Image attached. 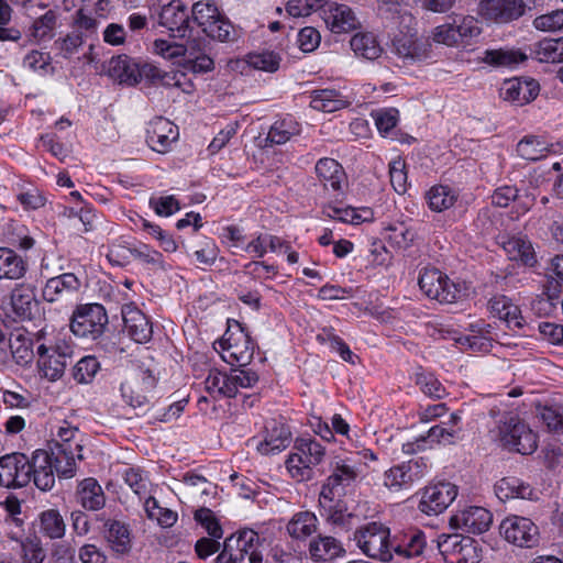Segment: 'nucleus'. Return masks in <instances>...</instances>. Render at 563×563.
I'll list each match as a JSON object with an SVG mask.
<instances>
[{
  "mask_svg": "<svg viewBox=\"0 0 563 563\" xmlns=\"http://www.w3.org/2000/svg\"><path fill=\"white\" fill-rule=\"evenodd\" d=\"M79 430L64 421L49 442V451L54 456L56 473L60 477L70 478L76 473V461L82 460V445L77 439Z\"/></svg>",
  "mask_w": 563,
  "mask_h": 563,
  "instance_id": "nucleus-1",
  "label": "nucleus"
},
{
  "mask_svg": "<svg viewBox=\"0 0 563 563\" xmlns=\"http://www.w3.org/2000/svg\"><path fill=\"white\" fill-rule=\"evenodd\" d=\"M492 434L503 446L520 454H531L538 446L537 434L515 412L499 415Z\"/></svg>",
  "mask_w": 563,
  "mask_h": 563,
  "instance_id": "nucleus-2",
  "label": "nucleus"
},
{
  "mask_svg": "<svg viewBox=\"0 0 563 563\" xmlns=\"http://www.w3.org/2000/svg\"><path fill=\"white\" fill-rule=\"evenodd\" d=\"M295 450L286 461L290 476L298 482L312 479L313 467L322 462L325 449L312 438H299L295 442Z\"/></svg>",
  "mask_w": 563,
  "mask_h": 563,
  "instance_id": "nucleus-3",
  "label": "nucleus"
},
{
  "mask_svg": "<svg viewBox=\"0 0 563 563\" xmlns=\"http://www.w3.org/2000/svg\"><path fill=\"white\" fill-rule=\"evenodd\" d=\"M356 545L372 559L388 562L394 559L390 530L380 522H368L354 532Z\"/></svg>",
  "mask_w": 563,
  "mask_h": 563,
  "instance_id": "nucleus-4",
  "label": "nucleus"
},
{
  "mask_svg": "<svg viewBox=\"0 0 563 563\" xmlns=\"http://www.w3.org/2000/svg\"><path fill=\"white\" fill-rule=\"evenodd\" d=\"M108 324V314L102 305H80L73 312L70 330L74 335L96 340L102 335Z\"/></svg>",
  "mask_w": 563,
  "mask_h": 563,
  "instance_id": "nucleus-5",
  "label": "nucleus"
},
{
  "mask_svg": "<svg viewBox=\"0 0 563 563\" xmlns=\"http://www.w3.org/2000/svg\"><path fill=\"white\" fill-rule=\"evenodd\" d=\"M421 291L440 303H453L461 294V286L437 268H424L418 280Z\"/></svg>",
  "mask_w": 563,
  "mask_h": 563,
  "instance_id": "nucleus-6",
  "label": "nucleus"
},
{
  "mask_svg": "<svg viewBox=\"0 0 563 563\" xmlns=\"http://www.w3.org/2000/svg\"><path fill=\"white\" fill-rule=\"evenodd\" d=\"M358 477L356 464L347 457L335 456L330 462V475L321 487L323 498L341 497L346 488L352 486Z\"/></svg>",
  "mask_w": 563,
  "mask_h": 563,
  "instance_id": "nucleus-7",
  "label": "nucleus"
},
{
  "mask_svg": "<svg viewBox=\"0 0 563 563\" xmlns=\"http://www.w3.org/2000/svg\"><path fill=\"white\" fill-rule=\"evenodd\" d=\"M235 327L236 331L228 330L220 342L225 353L222 357L231 364L245 366L253 358L255 344L240 322L236 321Z\"/></svg>",
  "mask_w": 563,
  "mask_h": 563,
  "instance_id": "nucleus-8",
  "label": "nucleus"
},
{
  "mask_svg": "<svg viewBox=\"0 0 563 563\" xmlns=\"http://www.w3.org/2000/svg\"><path fill=\"white\" fill-rule=\"evenodd\" d=\"M499 528L505 540L517 547L533 548L539 543V528L530 518L508 516L501 521Z\"/></svg>",
  "mask_w": 563,
  "mask_h": 563,
  "instance_id": "nucleus-9",
  "label": "nucleus"
},
{
  "mask_svg": "<svg viewBox=\"0 0 563 563\" xmlns=\"http://www.w3.org/2000/svg\"><path fill=\"white\" fill-rule=\"evenodd\" d=\"M428 467L426 459H412L387 470L384 474V484L396 492L408 489L427 475Z\"/></svg>",
  "mask_w": 563,
  "mask_h": 563,
  "instance_id": "nucleus-10",
  "label": "nucleus"
},
{
  "mask_svg": "<svg viewBox=\"0 0 563 563\" xmlns=\"http://www.w3.org/2000/svg\"><path fill=\"white\" fill-rule=\"evenodd\" d=\"M158 24L165 27L175 38L190 37L192 32L188 8L180 0H173L162 7Z\"/></svg>",
  "mask_w": 563,
  "mask_h": 563,
  "instance_id": "nucleus-11",
  "label": "nucleus"
},
{
  "mask_svg": "<svg viewBox=\"0 0 563 563\" xmlns=\"http://www.w3.org/2000/svg\"><path fill=\"white\" fill-rule=\"evenodd\" d=\"M457 487L450 482H439L426 486L418 508L428 516L442 514L456 498Z\"/></svg>",
  "mask_w": 563,
  "mask_h": 563,
  "instance_id": "nucleus-12",
  "label": "nucleus"
},
{
  "mask_svg": "<svg viewBox=\"0 0 563 563\" xmlns=\"http://www.w3.org/2000/svg\"><path fill=\"white\" fill-rule=\"evenodd\" d=\"M320 16L333 34L352 32L361 26L355 11L344 3L323 1Z\"/></svg>",
  "mask_w": 563,
  "mask_h": 563,
  "instance_id": "nucleus-13",
  "label": "nucleus"
},
{
  "mask_svg": "<svg viewBox=\"0 0 563 563\" xmlns=\"http://www.w3.org/2000/svg\"><path fill=\"white\" fill-rule=\"evenodd\" d=\"M523 0H481L478 14L490 22L504 24L518 20L525 14Z\"/></svg>",
  "mask_w": 563,
  "mask_h": 563,
  "instance_id": "nucleus-14",
  "label": "nucleus"
},
{
  "mask_svg": "<svg viewBox=\"0 0 563 563\" xmlns=\"http://www.w3.org/2000/svg\"><path fill=\"white\" fill-rule=\"evenodd\" d=\"M493 522V515L484 507L470 506L454 514L450 519L451 528L467 533L486 532Z\"/></svg>",
  "mask_w": 563,
  "mask_h": 563,
  "instance_id": "nucleus-15",
  "label": "nucleus"
},
{
  "mask_svg": "<svg viewBox=\"0 0 563 563\" xmlns=\"http://www.w3.org/2000/svg\"><path fill=\"white\" fill-rule=\"evenodd\" d=\"M178 136V126L163 117L153 119L146 130V143L153 151L161 154L170 151Z\"/></svg>",
  "mask_w": 563,
  "mask_h": 563,
  "instance_id": "nucleus-16",
  "label": "nucleus"
},
{
  "mask_svg": "<svg viewBox=\"0 0 563 563\" xmlns=\"http://www.w3.org/2000/svg\"><path fill=\"white\" fill-rule=\"evenodd\" d=\"M31 481L43 490L48 492L55 484V461L52 451L35 450L30 456Z\"/></svg>",
  "mask_w": 563,
  "mask_h": 563,
  "instance_id": "nucleus-17",
  "label": "nucleus"
},
{
  "mask_svg": "<svg viewBox=\"0 0 563 563\" xmlns=\"http://www.w3.org/2000/svg\"><path fill=\"white\" fill-rule=\"evenodd\" d=\"M124 331L136 343H146L152 339L153 327L150 319L133 303L121 309Z\"/></svg>",
  "mask_w": 563,
  "mask_h": 563,
  "instance_id": "nucleus-18",
  "label": "nucleus"
},
{
  "mask_svg": "<svg viewBox=\"0 0 563 563\" xmlns=\"http://www.w3.org/2000/svg\"><path fill=\"white\" fill-rule=\"evenodd\" d=\"M103 537L115 558H125L132 552V531L128 523L115 519L106 520Z\"/></svg>",
  "mask_w": 563,
  "mask_h": 563,
  "instance_id": "nucleus-19",
  "label": "nucleus"
},
{
  "mask_svg": "<svg viewBox=\"0 0 563 563\" xmlns=\"http://www.w3.org/2000/svg\"><path fill=\"white\" fill-rule=\"evenodd\" d=\"M36 287L31 283L15 284L10 294V306L21 320H31L37 309Z\"/></svg>",
  "mask_w": 563,
  "mask_h": 563,
  "instance_id": "nucleus-20",
  "label": "nucleus"
},
{
  "mask_svg": "<svg viewBox=\"0 0 563 563\" xmlns=\"http://www.w3.org/2000/svg\"><path fill=\"white\" fill-rule=\"evenodd\" d=\"M36 353L40 375L51 382L58 380L67 366V353L58 349H48L44 344L37 346Z\"/></svg>",
  "mask_w": 563,
  "mask_h": 563,
  "instance_id": "nucleus-21",
  "label": "nucleus"
},
{
  "mask_svg": "<svg viewBox=\"0 0 563 563\" xmlns=\"http://www.w3.org/2000/svg\"><path fill=\"white\" fill-rule=\"evenodd\" d=\"M319 505L321 507V516L325 518L327 522L339 530H350L357 518L354 514L347 511L345 504L339 497L328 499L319 495Z\"/></svg>",
  "mask_w": 563,
  "mask_h": 563,
  "instance_id": "nucleus-22",
  "label": "nucleus"
},
{
  "mask_svg": "<svg viewBox=\"0 0 563 563\" xmlns=\"http://www.w3.org/2000/svg\"><path fill=\"white\" fill-rule=\"evenodd\" d=\"M539 93V84L532 78L519 79L512 78L505 80L500 88V96L504 100L525 104Z\"/></svg>",
  "mask_w": 563,
  "mask_h": 563,
  "instance_id": "nucleus-23",
  "label": "nucleus"
},
{
  "mask_svg": "<svg viewBox=\"0 0 563 563\" xmlns=\"http://www.w3.org/2000/svg\"><path fill=\"white\" fill-rule=\"evenodd\" d=\"M291 441L289 428L283 422L272 420L266 424V435L257 445L262 454H276L285 450Z\"/></svg>",
  "mask_w": 563,
  "mask_h": 563,
  "instance_id": "nucleus-24",
  "label": "nucleus"
},
{
  "mask_svg": "<svg viewBox=\"0 0 563 563\" xmlns=\"http://www.w3.org/2000/svg\"><path fill=\"white\" fill-rule=\"evenodd\" d=\"M427 545L426 534L419 529H410L405 532L401 539L393 542V554L397 559V563H402L405 559H413L420 556Z\"/></svg>",
  "mask_w": 563,
  "mask_h": 563,
  "instance_id": "nucleus-25",
  "label": "nucleus"
},
{
  "mask_svg": "<svg viewBox=\"0 0 563 563\" xmlns=\"http://www.w3.org/2000/svg\"><path fill=\"white\" fill-rule=\"evenodd\" d=\"M80 287L81 280L75 274L64 273L46 282L42 296L45 301L54 302L67 294L78 291Z\"/></svg>",
  "mask_w": 563,
  "mask_h": 563,
  "instance_id": "nucleus-26",
  "label": "nucleus"
},
{
  "mask_svg": "<svg viewBox=\"0 0 563 563\" xmlns=\"http://www.w3.org/2000/svg\"><path fill=\"white\" fill-rule=\"evenodd\" d=\"M108 75L128 86H134L140 82L139 63L128 55H118L109 60Z\"/></svg>",
  "mask_w": 563,
  "mask_h": 563,
  "instance_id": "nucleus-27",
  "label": "nucleus"
},
{
  "mask_svg": "<svg viewBox=\"0 0 563 563\" xmlns=\"http://www.w3.org/2000/svg\"><path fill=\"white\" fill-rule=\"evenodd\" d=\"M316 174L325 189L341 192L346 175L341 164L329 157L320 158L316 164Z\"/></svg>",
  "mask_w": 563,
  "mask_h": 563,
  "instance_id": "nucleus-28",
  "label": "nucleus"
},
{
  "mask_svg": "<svg viewBox=\"0 0 563 563\" xmlns=\"http://www.w3.org/2000/svg\"><path fill=\"white\" fill-rule=\"evenodd\" d=\"M76 498L82 508L90 511L100 510L106 505L103 489L98 481L92 477L85 478L78 484Z\"/></svg>",
  "mask_w": 563,
  "mask_h": 563,
  "instance_id": "nucleus-29",
  "label": "nucleus"
},
{
  "mask_svg": "<svg viewBox=\"0 0 563 563\" xmlns=\"http://www.w3.org/2000/svg\"><path fill=\"white\" fill-rule=\"evenodd\" d=\"M490 312L505 321L509 328H522L525 320L521 311L510 298L504 295L494 296L489 302Z\"/></svg>",
  "mask_w": 563,
  "mask_h": 563,
  "instance_id": "nucleus-30",
  "label": "nucleus"
},
{
  "mask_svg": "<svg viewBox=\"0 0 563 563\" xmlns=\"http://www.w3.org/2000/svg\"><path fill=\"white\" fill-rule=\"evenodd\" d=\"M100 21L91 13H87L84 9L76 11L73 20V32L81 35V38L89 43V53L85 54L88 62H92L91 51L93 49L92 41L98 38V29Z\"/></svg>",
  "mask_w": 563,
  "mask_h": 563,
  "instance_id": "nucleus-31",
  "label": "nucleus"
},
{
  "mask_svg": "<svg viewBox=\"0 0 563 563\" xmlns=\"http://www.w3.org/2000/svg\"><path fill=\"white\" fill-rule=\"evenodd\" d=\"M310 107L317 111L335 112L346 108L350 102L336 89H318L311 91Z\"/></svg>",
  "mask_w": 563,
  "mask_h": 563,
  "instance_id": "nucleus-32",
  "label": "nucleus"
},
{
  "mask_svg": "<svg viewBox=\"0 0 563 563\" xmlns=\"http://www.w3.org/2000/svg\"><path fill=\"white\" fill-rule=\"evenodd\" d=\"M38 532L51 540H59L66 533V523L57 509L42 511L37 518Z\"/></svg>",
  "mask_w": 563,
  "mask_h": 563,
  "instance_id": "nucleus-33",
  "label": "nucleus"
},
{
  "mask_svg": "<svg viewBox=\"0 0 563 563\" xmlns=\"http://www.w3.org/2000/svg\"><path fill=\"white\" fill-rule=\"evenodd\" d=\"M350 46L355 56L366 60H375L383 53V48L376 36L369 32H360L353 35L350 41Z\"/></svg>",
  "mask_w": 563,
  "mask_h": 563,
  "instance_id": "nucleus-34",
  "label": "nucleus"
},
{
  "mask_svg": "<svg viewBox=\"0 0 563 563\" xmlns=\"http://www.w3.org/2000/svg\"><path fill=\"white\" fill-rule=\"evenodd\" d=\"M504 250L511 261L520 262L531 267L537 263L531 242L522 236L509 238L504 242Z\"/></svg>",
  "mask_w": 563,
  "mask_h": 563,
  "instance_id": "nucleus-35",
  "label": "nucleus"
},
{
  "mask_svg": "<svg viewBox=\"0 0 563 563\" xmlns=\"http://www.w3.org/2000/svg\"><path fill=\"white\" fill-rule=\"evenodd\" d=\"M495 493L500 500L510 498L532 499L533 497V489L530 485L516 477L501 478L495 485Z\"/></svg>",
  "mask_w": 563,
  "mask_h": 563,
  "instance_id": "nucleus-36",
  "label": "nucleus"
},
{
  "mask_svg": "<svg viewBox=\"0 0 563 563\" xmlns=\"http://www.w3.org/2000/svg\"><path fill=\"white\" fill-rule=\"evenodd\" d=\"M309 551L311 558L316 561H331L345 553L341 542L335 538L321 536L311 541Z\"/></svg>",
  "mask_w": 563,
  "mask_h": 563,
  "instance_id": "nucleus-37",
  "label": "nucleus"
},
{
  "mask_svg": "<svg viewBox=\"0 0 563 563\" xmlns=\"http://www.w3.org/2000/svg\"><path fill=\"white\" fill-rule=\"evenodd\" d=\"M482 62L493 67H515L526 59V55L512 48L486 49Z\"/></svg>",
  "mask_w": 563,
  "mask_h": 563,
  "instance_id": "nucleus-38",
  "label": "nucleus"
},
{
  "mask_svg": "<svg viewBox=\"0 0 563 563\" xmlns=\"http://www.w3.org/2000/svg\"><path fill=\"white\" fill-rule=\"evenodd\" d=\"M318 519L311 511H300L292 516L287 525V531L294 539L303 540L317 530Z\"/></svg>",
  "mask_w": 563,
  "mask_h": 563,
  "instance_id": "nucleus-39",
  "label": "nucleus"
},
{
  "mask_svg": "<svg viewBox=\"0 0 563 563\" xmlns=\"http://www.w3.org/2000/svg\"><path fill=\"white\" fill-rule=\"evenodd\" d=\"M299 133L300 124L292 117H287L273 123L268 131L266 142L272 145H282Z\"/></svg>",
  "mask_w": 563,
  "mask_h": 563,
  "instance_id": "nucleus-40",
  "label": "nucleus"
},
{
  "mask_svg": "<svg viewBox=\"0 0 563 563\" xmlns=\"http://www.w3.org/2000/svg\"><path fill=\"white\" fill-rule=\"evenodd\" d=\"M233 537L235 539L236 547H239L243 553V559L247 555L250 563H262L263 555L258 550L260 537L255 531L251 529L243 530L233 534Z\"/></svg>",
  "mask_w": 563,
  "mask_h": 563,
  "instance_id": "nucleus-41",
  "label": "nucleus"
},
{
  "mask_svg": "<svg viewBox=\"0 0 563 563\" xmlns=\"http://www.w3.org/2000/svg\"><path fill=\"white\" fill-rule=\"evenodd\" d=\"M549 143L534 135L525 136L517 144V153L527 161H538L549 153Z\"/></svg>",
  "mask_w": 563,
  "mask_h": 563,
  "instance_id": "nucleus-42",
  "label": "nucleus"
},
{
  "mask_svg": "<svg viewBox=\"0 0 563 563\" xmlns=\"http://www.w3.org/2000/svg\"><path fill=\"white\" fill-rule=\"evenodd\" d=\"M56 24L57 13L54 10H48L33 21L29 30L30 36L37 42L49 41L54 37Z\"/></svg>",
  "mask_w": 563,
  "mask_h": 563,
  "instance_id": "nucleus-43",
  "label": "nucleus"
},
{
  "mask_svg": "<svg viewBox=\"0 0 563 563\" xmlns=\"http://www.w3.org/2000/svg\"><path fill=\"white\" fill-rule=\"evenodd\" d=\"M427 199L432 211L442 212L455 203L457 195L451 187L439 185L427 192Z\"/></svg>",
  "mask_w": 563,
  "mask_h": 563,
  "instance_id": "nucleus-44",
  "label": "nucleus"
},
{
  "mask_svg": "<svg viewBox=\"0 0 563 563\" xmlns=\"http://www.w3.org/2000/svg\"><path fill=\"white\" fill-rule=\"evenodd\" d=\"M444 339H452L461 345H467L472 351L488 352L493 346V340L489 335L470 334L459 335L455 330H440Z\"/></svg>",
  "mask_w": 563,
  "mask_h": 563,
  "instance_id": "nucleus-45",
  "label": "nucleus"
},
{
  "mask_svg": "<svg viewBox=\"0 0 563 563\" xmlns=\"http://www.w3.org/2000/svg\"><path fill=\"white\" fill-rule=\"evenodd\" d=\"M396 54L408 62L421 60L426 57V48L417 40L400 36L393 42Z\"/></svg>",
  "mask_w": 563,
  "mask_h": 563,
  "instance_id": "nucleus-46",
  "label": "nucleus"
},
{
  "mask_svg": "<svg viewBox=\"0 0 563 563\" xmlns=\"http://www.w3.org/2000/svg\"><path fill=\"white\" fill-rule=\"evenodd\" d=\"M121 396L126 405L144 413L148 409L150 399L146 391H142L140 384L122 383Z\"/></svg>",
  "mask_w": 563,
  "mask_h": 563,
  "instance_id": "nucleus-47",
  "label": "nucleus"
},
{
  "mask_svg": "<svg viewBox=\"0 0 563 563\" xmlns=\"http://www.w3.org/2000/svg\"><path fill=\"white\" fill-rule=\"evenodd\" d=\"M191 25L197 24L203 32L206 27H210L213 19L220 14L217 5L210 2H196L189 11Z\"/></svg>",
  "mask_w": 563,
  "mask_h": 563,
  "instance_id": "nucleus-48",
  "label": "nucleus"
},
{
  "mask_svg": "<svg viewBox=\"0 0 563 563\" xmlns=\"http://www.w3.org/2000/svg\"><path fill=\"white\" fill-rule=\"evenodd\" d=\"M415 383L420 390L428 397L441 399L445 396L446 390L441 382L430 372H418L415 374Z\"/></svg>",
  "mask_w": 563,
  "mask_h": 563,
  "instance_id": "nucleus-49",
  "label": "nucleus"
},
{
  "mask_svg": "<svg viewBox=\"0 0 563 563\" xmlns=\"http://www.w3.org/2000/svg\"><path fill=\"white\" fill-rule=\"evenodd\" d=\"M206 389L219 397H233L232 387L229 383V373L211 369L205 380Z\"/></svg>",
  "mask_w": 563,
  "mask_h": 563,
  "instance_id": "nucleus-50",
  "label": "nucleus"
},
{
  "mask_svg": "<svg viewBox=\"0 0 563 563\" xmlns=\"http://www.w3.org/2000/svg\"><path fill=\"white\" fill-rule=\"evenodd\" d=\"M144 508L147 517L152 520L155 519L162 527H172L177 521V514L168 508L161 507L152 496L145 499Z\"/></svg>",
  "mask_w": 563,
  "mask_h": 563,
  "instance_id": "nucleus-51",
  "label": "nucleus"
},
{
  "mask_svg": "<svg viewBox=\"0 0 563 563\" xmlns=\"http://www.w3.org/2000/svg\"><path fill=\"white\" fill-rule=\"evenodd\" d=\"M280 56L273 51H263L258 53H250L246 62L255 69L274 73L279 68Z\"/></svg>",
  "mask_w": 563,
  "mask_h": 563,
  "instance_id": "nucleus-52",
  "label": "nucleus"
},
{
  "mask_svg": "<svg viewBox=\"0 0 563 563\" xmlns=\"http://www.w3.org/2000/svg\"><path fill=\"white\" fill-rule=\"evenodd\" d=\"M386 231L389 232L387 235L389 243L401 250L410 247L416 238V232L402 222L389 224Z\"/></svg>",
  "mask_w": 563,
  "mask_h": 563,
  "instance_id": "nucleus-53",
  "label": "nucleus"
},
{
  "mask_svg": "<svg viewBox=\"0 0 563 563\" xmlns=\"http://www.w3.org/2000/svg\"><path fill=\"white\" fill-rule=\"evenodd\" d=\"M283 246L284 242L278 236L272 234H260L245 246L244 251L247 253H254L257 257H263L266 254L267 249L272 252H276Z\"/></svg>",
  "mask_w": 563,
  "mask_h": 563,
  "instance_id": "nucleus-54",
  "label": "nucleus"
},
{
  "mask_svg": "<svg viewBox=\"0 0 563 563\" xmlns=\"http://www.w3.org/2000/svg\"><path fill=\"white\" fill-rule=\"evenodd\" d=\"M537 417L542 420V422L548 427L551 431H563V406L562 405H551V406H539L537 408Z\"/></svg>",
  "mask_w": 563,
  "mask_h": 563,
  "instance_id": "nucleus-55",
  "label": "nucleus"
},
{
  "mask_svg": "<svg viewBox=\"0 0 563 563\" xmlns=\"http://www.w3.org/2000/svg\"><path fill=\"white\" fill-rule=\"evenodd\" d=\"M536 58L541 63H562L559 38H544L533 51Z\"/></svg>",
  "mask_w": 563,
  "mask_h": 563,
  "instance_id": "nucleus-56",
  "label": "nucleus"
},
{
  "mask_svg": "<svg viewBox=\"0 0 563 563\" xmlns=\"http://www.w3.org/2000/svg\"><path fill=\"white\" fill-rule=\"evenodd\" d=\"M100 369V364L95 356H85L74 366L73 376L79 384L90 383Z\"/></svg>",
  "mask_w": 563,
  "mask_h": 563,
  "instance_id": "nucleus-57",
  "label": "nucleus"
},
{
  "mask_svg": "<svg viewBox=\"0 0 563 563\" xmlns=\"http://www.w3.org/2000/svg\"><path fill=\"white\" fill-rule=\"evenodd\" d=\"M24 563H43L46 554L37 537H29L20 542Z\"/></svg>",
  "mask_w": 563,
  "mask_h": 563,
  "instance_id": "nucleus-58",
  "label": "nucleus"
},
{
  "mask_svg": "<svg viewBox=\"0 0 563 563\" xmlns=\"http://www.w3.org/2000/svg\"><path fill=\"white\" fill-rule=\"evenodd\" d=\"M123 478L125 484L140 498L145 497L148 493V478L140 468L130 467L124 471Z\"/></svg>",
  "mask_w": 563,
  "mask_h": 563,
  "instance_id": "nucleus-59",
  "label": "nucleus"
},
{
  "mask_svg": "<svg viewBox=\"0 0 563 563\" xmlns=\"http://www.w3.org/2000/svg\"><path fill=\"white\" fill-rule=\"evenodd\" d=\"M258 382V376L250 369L233 368L229 373V383L232 387L233 397L236 396L239 388H251Z\"/></svg>",
  "mask_w": 563,
  "mask_h": 563,
  "instance_id": "nucleus-60",
  "label": "nucleus"
},
{
  "mask_svg": "<svg viewBox=\"0 0 563 563\" xmlns=\"http://www.w3.org/2000/svg\"><path fill=\"white\" fill-rule=\"evenodd\" d=\"M150 208L159 217H169L180 209V203L175 196H152L148 201Z\"/></svg>",
  "mask_w": 563,
  "mask_h": 563,
  "instance_id": "nucleus-61",
  "label": "nucleus"
},
{
  "mask_svg": "<svg viewBox=\"0 0 563 563\" xmlns=\"http://www.w3.org/2000/svg\"><path fill=\"white\" fill-rule=\"evenodd\" d=\"M324 0H288L286 11L290 16H308L314 11H320Z\"/></svg>",
  "mask_w": 563,
  "mask_h": 563,
  "instance_id": "nucleus-62",
  "label": "nucleus"
},
{
  "mask_svg": "<svg viewBox=\"0 0 563 563\" xmlns=\"http://www.w3.org/2000/svg\"><path fill=\"white\" fill-rule=\"evenodd\" d=\"M195 520L200 523L212 538H222L223 530L214 514L209 508H200L195 511Z\"/></svg>",
  "mask_w": 563,
  "mask_h": 563,
  "instance_id": "nucleus-63",
  "label": "nucleus"
},
{
  "mask_svg": "<svg viewBox=\"0 0 563 563\" xmlns=\"http://www.w3.org/2000/svg\"><path fill=\"white\" fill-rule=\"evenodd\" d=\"M537 30L555 32L563 29V9L537 16L533 20Z\"/></svg>",
  "mask_w": 563,
  "mask_h": 563,
  "instance_id": "nucleus-64",
  "label": "nucleus"
}]
</instances>
